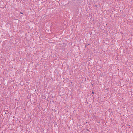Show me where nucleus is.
<instances>
[{"instance_id":"1","label":"nucleus","mask_w":133,"mask_h":133,"mask_svg":"<svg viewBox=\"0 0 133 133\" xmlns=\"http://www.w3.org/2000/svg\"><path fill=\"white\" fill-rule=\"evenodd\" d=\"M90 44H88V45H85V47H86L87 46H88V45H90Z\"/></svg>"},{"instance_id":"2","label":"nucleus","mask_w":133,"mask_h":133,"mask_svg":"<svg viewBox=\"0 0 133 133\" xmlns=\"http://www.w3.org/2000/svg\"><path fill=\"white\" fill-rule=\"evenodd\" d=\"M92 93L93 94H94V92L93 91L92 92Z\"/></svg>"},{"instance_id":"3","label":"nucleus","mask_w":133,"mask_h":133,"mask_svg":"<svg viewBox=\"0 0 133 133\" xmlns=\"http://www.w3.org/2000/svg\"><path fill=\"white\" fill-rule=\"evenodd\" d=\"M20 13H21V14H23V13L21 12H20Z\"/></svg>"},{"instance_id":"4","label":"nucleus","mask_w":133,"mask_h":133,"mask_svg":"<svg viewBox=\"0 0 133 133\" xmlns=\"http://www.w3.org/2000/svg\"><path fill=\"white\" fill-rule=\"evenodd\" d=\"M95 6L96 7L97 6V5H96Z\"/></svg>"}]
</instances>
